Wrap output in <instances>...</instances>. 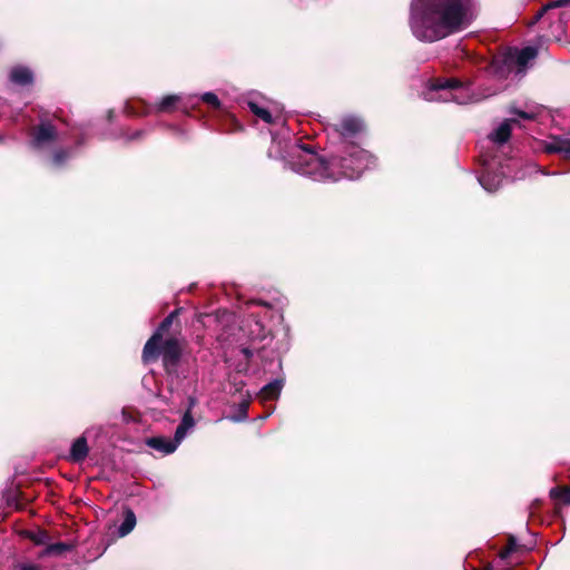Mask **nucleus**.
<instances>
[{
	"instance_id": "2",
	"label": "nucleus",
	"mask_w": 570,
	"mask_h": 570,
	"mask_svg": "<svg viewBox=\"0 0 570 570\" xmlns=\"http://www.w3.org/2000/svg\"><path fill=\"white\" fill-rule=\"evenodd\" d=\"M175 315L176 312H173L164 318L157 331L145 344L142 351V360L145 363L156 360L158 355L161 354L164 366L168 373L175 371L176 365L180 358L181 348L179 342L176 338L166 340L161 347L160 341L163 332H166L171 326Z\"/></svg>"
},
{
	"instance_id": "3",
	"label": "nucleus",
	"mask_w": 570,
	"mask_h": 570,
	"mask_svg": "<svg viewBox=\"0 0 570 570\" xmlns=\"http://www.w3.org/2000/svg\"><path fill=\"white\" fill-rule=\"evenodd\" d=\"M298 153H294L297 160L293 164V169L303 176H308L317 181H336L340 179L337 175L338 160L333 158L326 163L309 147L297 145Z\"/></svg>"
},
{
	"instance_id": "6",
	"label": "nucleus",
	"mask_w": 570,
	"mask_h": 570,
	"mask_svg": "<svg viewBox=\"0 0 570 570\" xmlns=\"http://www.w3.org/2000/svg\"><path fill=\"white\" fill-rule=\"evenodd\" d=\"M341 163V170H337L340 179H356L365 169L374 165V158L368 151L352 147L348 157L343 158Z\"/></svg>"
},
{
	"instance_id": "17",
	"label": "nucleus",
	"mask_w": 570,
	"mask_h": 570,
	"mask_svg": "<svg viewBox=\"0 0 570 570\" xmlns=\"http://www.w3.org/2000/svg\"><path fill=\"white\" fill-rule=\"evenodd\" d=\"M283 389V381L275 380L268 384H266L259 392V397L262 401H269L277 399Z\"/></svg>"
},
{
	"instance_id": "4",
	"label": "nucleus",
	"mask_w": 570,
	"mask_h": 570,
	"mask_svg": "<svg viewBox=\"0 0 570 570\" xmlns=\"http://www.w3.org/2000/svg\"><path fill=\"white\" fill-rule=\"evenodd\" d=\"M493 94L494 92L475 95L470 86H465L456 79H439L424 92V99L428 101H454L463 105L478 101Z\"/></svg>"
},
{
	"instance_id": "27",
	"label": "nucleus",
	"mask_w": 570,
	"mask_h": 570,
	"mask_svg": "<svg viewBox=\"0 0 570 570\" xmlns=\"http://www.w3.org/2000/svg\"><path fill=\"white\" fill-rule=\"evenodd\" d=\"M18 570H41V568L35 563H21L18 566Z\"/></svg>"
},
{
	"instance_id": "15",
	"label": "nucleus",
	"mask_w": 570,
	"mask_h": 570,
	"mask_svg": "<svg viewBox=\"0 0 570 570\" xmlns=\"http://www.w3.org/2000/svg\"><path fill=\"white\" fill-rule=\"evenodd\" d=\"M546 150L548 153L561 154L564 157L570 158V140L554 138L546 145Z\"/></svg>"
},
{
	"instance_id": "26",
	"label": "nucleus",
	"mask_w": 570,
	"mask_h": 570,
	"mask_svg": "<svg viewBox=\"0 0 570 570\" xmlns=\"http://www.w3.org/2000/svg\"><path fill=\"white\" fill-rule=\"evenodd\" d=\"M66 158L67 154L65 151H57L55 153L52 160L56 166H60L63 164Z\"/></svg>"
},
{
	"instance_id": "21",
	"label": "nucleus",
	"mask_w": 570,
	"mask_h": 570,
	"mask_svg": "<svg viewBox=\"0 0 570 570\" xmlns=\"http://www.w3.org/2000/svg\"><path fill=\"white\" fill-rule=\"evenodd\" d=\"M69 549H70V547L62 542L48 544L47 548L40 553V557H46V556H51V554L58 556Z\"/></svg>"
},
{
	"instance_id": "31",
	"label": "nucleus",
	"mask_w": 570,
	"mask_h": 570,
	"mask_svg": "<svg viewBox=\"0 0 570 570\" xmlns=\"http://www.w3.org/2000/svg\"><path fill=\"white\" fill-rule=\"evenodd\" d=\"M273 112L279 114V110L273 109L272 114Z\"/></svg>"
},
{
	"instance_id": "9",
	"label": "nucleus",
	"mask_w": 570,
	"mask_h": 570,
	"mask_svg": "<svg viewBox=\"0 0 570 570\" xmlns=\"http://www.w3.org/2000/svg\"><path fill=\"white\" fill-rule=\"evenodd\" d=\"M518 125L517 118L503 120L497 129L489 135V140L493 144L502 145L510 138L511 130Z\"/></svg>"
},
{
	"instance_id": "14",
	"label": "nucleus",
	"mask_w": 570,
	"mask_h": 570,
	"mask_svg": "<svg viewBox=\"0 0 570 570\" xmlns=\"http://www.w3.org/2000/svg\"><path fill=\"white\" fill-rule=\"evenodd\" d=\"M248 105V108L250 109V111L256 116L258 117L259 119H262L263 121H265L266 124H274L276 122V120L278 119V115L276 116H273L272 111L265 107H262L258 102L256 101H253V100H249L247 102Z\"/></svg>"
},
{
	"instance_id": "25",
	"label": "nucleus",
	"mask_w": 570,
	"mask_h": 570,
	"mask_svg": "<svg viewBox=\"0 0 570 570\" xmlns=\"http://www.w3.org/2000/svg\"><path fill=\"white\" fill-rule=\"evenodd\" d=\"M570 4V0H554V1H550L548 2L542 9L541 11L539 12V16H541L543 12L550 10V9H554V8H560V7H564V6H568Z\"/></svg>"
},
{
	"instance_id": "11",
	"label": "nucleus",
	"mask_w": 570,
	"mask_h": 570,
	"mask_svg": "<svg viewBox=\"0 0 570 570\" xmlns=\"http://www.w3.org/2000/svg\"><path fill=\"white\" fill-rule=\"evenodd\" d=\"M146 444L149 448L157 450L164 454L174 453L176 451V449L178 448L177 442H175L174 439L171 440L169 438H164V436L149 438L146 441Z\"/></svg>"
},
{
	"instance_id": "30",
	"label": "nucleus",
	"mask_w": 570,
	"mask_h": 570,
	"mask_svg": "<svg viewBox=\"0 0 570 570\" xmlns=\"http://www.w3.org/2000/svg\"><path fill=\"white\" fill-rule=\"evenodd\" d=\"M522 177H523V176H514V177H513V179H515V178H517V179H520V178H522Z\"/></svg>"
},
{
	"instance_id": "7",
	"label": "nucleus",
	"mask_w": 570,
	"mask_h": 570,
	"mask_svg": "<svg viewBox=\"0 0 570 570\" xmlns=\"http://www.w3.org/2000/svg\"><path fill=\"white\" fill-rule=\"evenodd\" d=\"M56 138V128L50 122H41L32 132L31 145L35 148H43L53 142Z\"/></svg>"
},
{
	"instance_id": "1",
	"label": "nucleus",
	"mask_w": 570,
	"mask_h": 570,
	"mask_svg": "<svg viewBox=\"0 0 570 570\" xmlns=\"http://www.w3.org/2000/svg\"><path fill=\"white\" fill-rule=\"evenodd\" d=\"M475 11L474 0H412L410 28L420 41L434 42L466 29Z\"/></svg>"
},
{
	"instance_id": "5",
	"label": "nucleus",
	"mask_w": 570,
	"mask_h": 570,
	"mask_svg": "<svg viewBox=\"0 0 570 570\" xmlns=\"http://www.w3.org/2000/svg\"><path fill=\"white\" fill-rule=\"evenodd\" d=\"M538 56V50L534 47H525L522 49L509 48L500 58H495L491 66L490 72H493L498 78H507L510 73L514 72L517 76H523L530 62Z\"/></svg>"
},
{
	"instance_id": "28",
	"label": "nucleus",
	"mask_w": 570,
	"mask_h": 570,
	"mask_svg": "<svg viewBox=\"0 0 570 570\" xmlns=\"http://www.w3.org/2000/svg\"><path fill=\"white\" fill-rule=\"evenodd\" d=\"M513 550H514V541H513V540H511V541H510V546H509V548H508L504 552H502L501 557H502V558H505V557H507L509 553H511Z\"/></svg>"
},
{
	"instance_id": "23",
	"label": "nucleus",
	"mask_w": 570,
	"mask_h": 570,
	"mask_svg": "<svg viewBox=\"0 0 570 570\" xmlns=\"http://www.w3.org/2000/svg\"><path fill=\"white\" fill-rule=\"evenodd\" d=\"M29 538L35 542V544H46L48 542L49 535L46 531L38 530L36 532H31Z\"/></svg>"
},
{
	"instance_id": "19",
	"label": "nucleus",
	"mask_w": 570,
	"mask_h": 570,
	"mask_svg": "<svg viewBox=\"0 0 570 570\" xmlns=\"http://www.w3.org/2000/svg\"><path fill=\"white\" fill-rule=\"evenodd\" d=\"M181 100L179 95H168L164 97L157 105V111H170Z\"/></svg>"
},
{
	"instance_id": "20",
	"label": "nucleus",
	"mask_w": 570,
	"mask_h": 570,
	"mask_svg": "<svg viewBox=\"0 0 570 570\" xmlns=\"http://www.w3.org/2000/svg\"><path fill=\"white\" fill-rule=\"evenodd\" d=\"M550 497L564 504H570V489L569 488H553L550 490Z\"/></svg>"
},
{
	"instance_id": "18",
	"label": "nucleus",
	"mask_w": 570,
	"mask_h": 570,
	"mask_svg": "<svg viewBox=\"0 0 570 570\" xmlns=\"http://www.w3.org/2000/svg\"><path fill=\"white\" fill-rule=\"evenodd\" d=\"M136 525V515L131 510L125 511L124 521L118 528V534L125 537L129 534Z\"/></svg>"
},
{
	"instance_id": "24",
	"label": "nucleus",
	"mask_w": 570,
	"mask_h": 570,
	"mask_svg": "<svg viewBox=\"0 0 570 570\" xmlns=\"http://www.w3.org/2000/svg\"><path fill=\"white\" fill-rule=\"evenodd\" d=\"M202 100L212 106L213 108H219L220 107V101L218 99V97L213 94V92H205L203 96H202Z\"/></svg>"
},
{
	"instance_id": "16",
	"label": "nucleus",
	"mask_w": 570,
	"mask_h": 570,
	"mask_svg": "<svg viewBox=\"0 0 570 570\" xmlns=\"http://www.w3.org/2000/svg\"><path fill=\"white\" fill-rule=\"evenodd\" d=\"M363 128L362 121L356 117H346L340 124V130L343 136L354 135Z\"/></svg>"
},
{
	"instance_id": "10",
	"label": "nucleus",
	"mask_w": 570,
	"mask_h": 570,
	"mask_svg": "<svg viewBox=\"0 0 570 570\" xmlns=\"http://www.w3.org/2000/svg\"><path fill=\"white\" fill-rule=\"evenodd\" d=\"M195 405L194 399H190V404L188 410L183 415L180 424L177 426L174 441L177 442V445L186 438L187 433L193 430L195 425L194 417L191 415V407Z\"/></svg>"
},
{
	"instance_id": "8",
	"label": "nucleus",
	"mask_w": 570,
	"mask_h": 570,
	"mask_svg": "<svg viewBox=\"0 0 570 570\" xmlns=\"http://www.w3.org/2000/svg\"><path fill=\"white\" fill-rule=\"evenodd\" d=\"M481 160L483 165L487 167V169L479 177V181L485 190L490 193L495 191L501 186L502 179L490 171L492 157L488 154H481Z\"/></svg>"
},
{
	"instance_id": "32",
	"label": "nucleus",
	"mask_w": 570,
	"mask_h": 570,
	"mask_svg": "<svg viewBox=\"0 0 570 570\" xmlns=\"http://www.w3.org/2000/svg\"><path fill=\"white\" fill-rule=\"evenodd\" d=\"M273 112L279 114V110L273 109L272 114Z\"/></svg>"
},
{
	"instance_id": "13",
	"label": "nucleus",
	"mask_w": 570,
	"mask_h": 570,
	"mask_svg": "<svg viewBox=\"0 0 570 570\" xmlns=\"http://www.w3.org/2000/svg\"><path fill=\"white\" fill-rule=\"evenodd\" d=\"M32 79H33L32 72L27 67L17 66V67L12 68L10 71V80L13 83L24 86V85L31 83Z\"/></svg>"
},
{
	"instance_id": "29",
	"label": "nucleus",
	"mask_w": 570,
	"mask_h": 570,
	"mask_svg": "<svg viewBox=\"0 0 570 570\" xmlns=\"http://www.w3.org/2000/svg\"><path fill=\"white\" fill-rule=\"evenodd\" d=\"M243 353L246 355V357H250L253 355L249 348H243Z\"/></svg>"
},
{
	"instance_id": "22",
	"label": "nucleus",
	"mask_w": 570,
	"mask_h": 570,
	"mask_svg": "<svg viewBox=\"0 0 570 570\" xmlns=\"http://www.w3.org/2000/svg\"><path fill=\"white\" fill-rule=\"evenodd\" d=\"M511 114L515 115L518 118L524 119V120H534L538 116L537 109H530V110H519V109H512Z\"/></svg>"
},
{
	"instance_id": "12",
	"label": "nucleus",
	"mask_w": 570,
	"mask_h": 570,
	"mask_svg": "<svg viewBox=\"0 0 570 570\" xmlns=\"http://www.w3.org/2000/svg\"><path fill=\"white\" fill-rule=\"evenodd\" d=\"M88 451L86 438L80 436L72 443L69 459L72 462H82L87 458Z\"/></svg>"
}]
</instances>
